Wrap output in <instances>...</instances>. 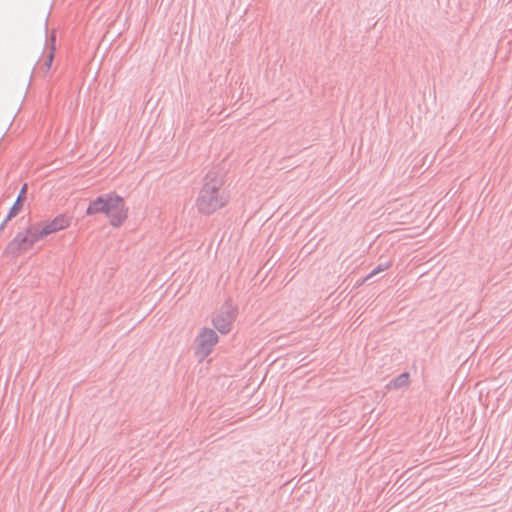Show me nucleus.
Returning <instances> with one entry per match:
<instances>
[{"label":"nucleus","instance_id":"obj_1","mask_svg":"<svg viewBox=\"0 0 512 512\" xmlns=\"http://www.w3.org/2000/svg\"><path fill=\"white\" fill-rule=\"evenodd\" d=\"M229 192L224 188V178L219 171H209L196 199L199 213L211 215L229 202Z\"/></svg>","mask_w":512,"mask_h":512},{"label":"nucleus","instance_id":"obj_2","mask_svg":"<svg viewBox=\"0 0 512 512\" xmlns=\"http://www.w3.org/2000/svg\"><path fill=\"white\" fill-rule=\"evenodd\" d=\"M41 238L38 235L34 225L26 228L25 232H19L6 246L4 253L10 256H17L21 252L30 249L34 243Z\"/></svg>","mask_w":512,"mask_h":512},{"label":"nucleus","instance_id":"obj_3","mask_svg":"<svg viewBox=\"0 0 512 512\" xmlns=\"http://www.w3.org/2000/svg\"><path fill=\"white\" fill-rule=\"evenodd\" d=\"M105 215L109 218L113 227H120L128 217V209L125 207L124 199L114 192L108 193Z\"/></svg>","mask_w":512,"mask_h":512},{"label":"nucleus","instance_id":"obj_4","mask_svg":"<svg viewBox=\"0 0 512 512\" xmlns=\"http://www.w3.org/2000/svg\"><path fill=\"white\" fill-rule=\"evenodd\" d=\"M197 350L196 355L200 360L205 359L210 355L213 347L218 342V335L213 329L203 328L196 338Z\"/></svg>","mask_w":512,"mask_h":512},{"label":"nucleus","instance_id":"obj_5","mask_svg":"<svg viewBox=\"0 0 512 512\" xmlns=\"http://www.w3.org/2000/svg\"><path fill=\"white\" fill-rule=\"evenodd\" d=\"M71 218L60 214L57 217H55L53 220L47 222V223H37L34 224L36 231L40 238H44L48 236L51 233L57 232L59 230H62L70 225Z\"/></svg>","mask_w":512,"mask_h":512},{"label":"nucleus","instance_id":"obj_6","mask_svg":"<svg viewBox=\"0 0 512 512\" xmlns=\"http://www.w3.org/2000/svg\"><path fill=\"white\" fill-rule=\"evenodd\" d=\"M235 320V311L230 307H223L213 318L214 327L222 334L230 332Z\"/></svg>","mask_w":512,"mask_h":512},{"label":"nucleus","instance_id":"obj_7","mask_svg":"<svg viewBox=\"0 0 512 512\" xmlns=\"http://www.w3.org/2000/svg\"><path fill=\"white\" fill-rule=\"evenodd\" d=\"M107 201H108V193L102 194L98 196L96 199L92 200L87 209L86 214L87 215H95L98 213H103L107 211Z\"/></svg>","mask_w":512,"mask_h":512},{"label":"nucleus","instance_id":"obj_8","mask_svg":"<svg viewBox=\"0 0 512 512\" xmlns=\"http://www.w3.org/2000/svg\"><path fill=\"white\" fill-rule=\"evenodd\" d=\"M22 207L21 202V195H18L16 201L14 202L13 206L10 208L6 218L3 220V222L0 224V230H3L5 225L10 221L13 217H15L18 212L20 211Z\"/></svg>","mask_w":512,"mask_h":512},{"label":"nucleus","instance_id":"obj_9","mask_svg":"<svg viewBox=\"0 0 512 512\" xmlns=\"http://www.w3.org/2000/svg\"><path fill=\"white\" fill-rule=\"evenodd\" d=\"M54 50H55V48H54V46H52L50 48V51L46 55L43 63L39 64L38 70L41 71L43 75H46L51 68V65H52V62L54 59Z\"/></svg>","mask_w":512,"mask_h":512},{"label":"nucleus","instance_id":"obj_10","mask_svg":"<svg viewBox=\"0 0 512 512\" xmlns=\"http://www.w3.org/2000/svg\"><path fill=\"white\" fill-rule=\"evenodd\" d=\"M409 378H410L409 373L408 372H403L400 375H398L396 378H394L390 382L389 386L392 387V388H395V389L406 387L409 384Z\"/></svg>","mask_w":512,"mask_h":512},{"label":"nucleus","instance_id":"obj_11","mask_svg":"<svg viewBox=\"0 0 512 512\" xmlns=\"http://www.w3.org/2000/svg\"><path fill=\"white\" fill-rule=\"evenodd\" d=\"M392 265V262L390 260H386L384 262H380L365 278V280H368L375 276L376 274L383 272L387 270Z\"/></svg>","mask_w":512,"mask_h":512},{"label":"nucleus","instance_id":"obj_12","mask_svg":"<svg viewBox=\"0 0 512 512\" xmlns=\"http://www.w3.org/2000/svg\"><path fill=\"white\" fill-rule=\"evenodd\" d=\"M26 189H27V185L24 184V186L22 187L19 195H21V202H23L24 198H25V193H26Z\"/></svg>","mask_w":512,"mask_h":512}]
</instances>
